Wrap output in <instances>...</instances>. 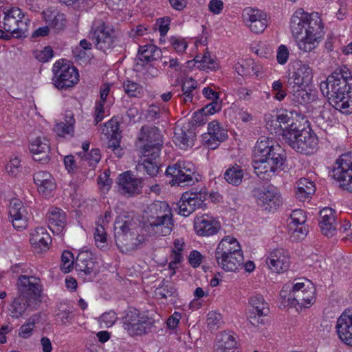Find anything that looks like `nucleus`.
I'll list each match as a JSON object with an SVG mask.
<instances>
[{"label": "nucleus", "mask_w": 352, "mask_h": 352, "mask_svg": "<svg viewBox=\"0 0 352 352\" xmlns=\"http://www.w3.org/2000/svg\"><path fill=\"white\" fill-rule=\"evenodd\" d=\"M254 172L263 180H270L285 168L287 156L284 148L269 138L258 139L254 147Z\"/></svg>", "instance_id": "1"}, {"label": "nucleus", "mask_w": 352, "mask_h": 352, "mask_svg": "<svg viewBox=\"0 0 352 352\" xmlns=\"http://www.w3.org/2000/svg\"><path fill=\"white\" fill-rule=\"evenodd\" d=\"M340 72L335 69L326 80L320 82V89L329 104L342 113H352V98L347 91L348 85Z\"/></svg>", "instance_id": "2"}, {"label": "nucleus", "mask_w": 352, "mask_h": 352, "mask_svg": "<svg viewBox=\"0 0 352 352\" xmlns=\"http://www.w3.org/2000/svg\"><path fill=\"white\" fill-rule=\"evenodd\" d=\"M115 241L122 252L130 253L140 248L144 241L143 235L138 233L136 224L132 220L116 218L114 223Z\"/></svg>", "instance_id": "3"}, {"label": "nucleus", "mask_w": 352, "mask_h": 352, "mask_svg": "<svg viewBox=\"0 0 352 352\" xmlns=\"http://www.w3.org/2000/svg\"><path fill=\"white\" fill-rule=\"evenodd\" d=\"M146 222L155 234L169 235L174 224L168 204L165 201H157L149 205L146 210Z\"/></svg>", "instance_id": "4"}, {"label": "nucleus", "mask_w": 352, "mask_h": 352, "mask_svg": "<svg viewBox=\"0 0 352 352\" xmlns=\"http://www.w3.org/2000/svg\"><path fill=\"white\" fill-rule=\"evenodd\" d=\"M31 279L35 280L34 277L27 276H20L18 279L17 285L20 295L14 298L10 308L13 318H18L21 316L29 307L30 300H37L39 296V285L32 282Z\"/></svg>", "instance_id": "5"}, {"label": "nucleus", "mask_w": 352, "mask_h": 352, "mask_svg": "<svg viewBox=\"0 0 352 352\" xmlns=\"http://www.w3.org/2000/svg\"><path fill=\"white\" fill-rule=\"evenodd\" d=\"M300 127L299 125L296 129L286 131L283 134V138L296 152L305 155L313 154L318 148V137L310 129Z\"/></svg>", "instance_id": "6"}, {"label": "nucleus", "mask_w": 352, "mask_h": 352, "mask_svg": "<svg viewBox=\"0 0 352 352\" xmlns=\"http://www.w3.org/2000/svg\"><path fill=\"white\" fill-rule=\"evenodd\" d=\"M122 322L123 328L132 336L149 333L155 324L153 318L133 307L123 311Z\"/></svg>", "instance_id": "7"}, {"label": "nucleus", "mask_w": 352, "mask_h": 352, "mask_svg": "<svg viewBox=\"0 0 352 352\" xmlns=\"http://www.w3.org/2000/svg\"><path fill=\"white\" fill-rule=\"evenodd\" d=\"M307 25H303L304 35L298 41L297 45L301 51L309 52L316 47V43L323 36V25L318 13L309 14Z\"/></svg>", "instance_id": "8"}, {"label": "nucleus", "mask_w": 352, "mask_h": 352, "mask_svg": "<svg viewBox=\"0 0 352 352\" xmlns=\"http://www.w3.org/2000/svg\"><path fill=\"white\" fill-rule=\"evenodd\" d=\"M162 135L156 126L144 125L138 135V141L143 144L140 147L142 155H152L158 157L163 146Z\"/></svg>", "instance_id": "9"}, {"label": "nucleus", "mask_w": 352, "mask_h": 352, "mask_svg": "<svg viewBox=\"0 0 352 352\" xmlns=\"http://www.w3.org/2000/svg\"><path fill=\"white\" fill-rule=\"evenodd\" d=\"M89 37L96 48L104 52L113 49L118 43L114 29L104 21L94 23Z\"/></svg>", "instance_id": "10"}, {"label": "nucleus", "mask_w": 352, "mask_h": 352, "mask_svg": "<svg viewBox=\"0 0 352 352\" xmlns=\"http://www.w3.org/2000/svg\"><path fill=\"white\" fill-rule=\"evenodd\" d=\"M331 175L339 182L340 188L352 192V153L342 154L336 161Z\"/></svg>", "instance_id": "11"}, {"label": "nucleus", "mask_w": 352, "mask_h": 352, "mask_svg": "<svg viewBox=\"0 0 352 352\" xmlns=\"http://www.w3.org/2000/svg\"><path fill=\"white\" fill-rule=\"evenodd\" d=\"M315 288L308 280L298 279L294 285L293 293L288 298V305L290 307H306L313 304Z\"/></svg>", "instance_id": "12"}, {"label": "nucleus", "mask_w": 352, "mask_h": 352, "mask_svg": "<svg viewBox=\"0 0 352 352\" xmlns=\"http://www.w3.org/2000/svg\"><path fill=\"white\" fill-rule=\"evenodd\" d=\"M208 192L206 189H201L185 192L182 194L179 201L178 213L184 217L189 216L197 208H203L208 197Z\"/></svg>", "instance_id": "13"}, {"label": "nucleus", "mask_w": 352, "mask_h": 352, "mask_svg": "<svg viewBox=\"0 0 352 352\" xmlns=\"http://www.w3.org/2000/svg\"><path fill=\"white\" fill-rule=\"evenodd\" d=\"M54 86L58 89L72 87L78 81V72L76 67L56 62L53 67Z\"/></svg>", "instance_id": "14"}, {"label": "nucleus", "mask_w": 352, "mask_h": 352, "mask_svg": "<svg viewBox=\"0 0 352 352\" xmlns=\"http://www.w3.org/2000/svg\"><path fill=\"white\" fill-rule=\"evenodd\" d=\"M118 185L121 195L129 197H135L142 192L144 179L137 177L130 171H126L119 175Z\"/></svg>", "instance_id": "15"}, {"label": "nucleus", "mask_w": 352, "mask_h": 352, "mask_svg": "<svg viewBox=\"0 0 352 352\" xmlns=\"http://www.w3.org/2000/svg\"><path fill=\"white\" fill-rule=\"evenodd\" d=\"M249 303L251 307L248 316L250 322L254 326L263 324L264 322L263 317L267 316L270 311L268 305L263 296L256 294L251 297Z\"/></svg>", "instance_id": "16"}, {"label": "nucleus", "mask_w": 352, "mask_h": 352, "mask_svg": "<svg viewBox=\"0 0 352 352\" xmlns=\"http://www.w3.org/2000/svg\"><path fill=\"white\" fill-rule=\"evenodd\" d=\"M243 16L252 32L262 33L267 27V14L260 10L248 8L244 10Z\"/></svg>", "instance_id": "17"}, {"label": "nucleus", "mask_w": 352, "mask_h": 352, "mask_svg": "<svg viewBox=\"0 0 352 352\" xmlns=\"http://www.w3.org/2000/svg\"><path fill=\"white\" fill-rule=\"evenodd\" d=\"M220 228L219 221L207 214L195 219L194 229L199 236H210L214 235L219 232Z\"/></svg>", "instance_id": "18"}, {"label": "nucleus", "mask_w": 352, "mask_h": 352, "mask_svg": "<svg viewBox=\"0 0 352 352\" xmlns=\"http://www.w3.org/2000/svg\"><path fill=\"white\" fill-rule=\"evenodd\" d=\"M258 205L269 212L275 210L282 203L280 193L274 187H268L261 190L257 195Z\"/></svg>", "instance_id": "19"}, {"label": "nucleus", "mask_w": 352, "mask_h": 352, "mask_svg": "<svg viewBox=\"0 0 352 352\" xmlns=\"http://www.w3.org/2000/svg\"><path fill=\"white\" fill-rule=\"evenodd\" d=\"M228 138V131L224 129L219 121L214 120L208 125V133L205 134L204 139L208 146L212 149L218 147L219 142L226 141Z\"/></svg>", "instance_id": "20"}, {"label": "nucleus", "mask_w": 352, "mask_h": 352, "mask_svg": "<svg viewBox=\"0 0 352 352\" xmlns=\"http://www.w3.org/2000/svg\"><path fill=\"white\" fill-rule=\"evenodd\" d=\"M43 19L56 34L63 32L67 26L65 14L54 8H49L42 12Z\"/></svg>", "instance_id": "21"}, {"label": "nucleus", "mask_w": 352, "mask_h": 352, "mask_svg": "<svg viewBox=\"0 0 352 352\" xmlns=\"http://www.w3.org/2000/svg\"><path fill=\"white\" fill-rule=\"evenodd\" d=\"M34 160L41 164H47L50 161V143L45 137H38L32 140L29 145Z\"/></svg>", "instance_id": "22"}, {"label": "nucleus", "mask_w": 352, "mask_h": 352, "mask_svg": "<svg viewBox=\"0 0 352 352\" xmlns=\"http://www.w3.org/2000/svg\"><path fill=\"white\" fill-rule=\"evenodd\" d=\"M344 311L338 318L336 326L339 338L345 344L352 346V315Z\"/></svg>", "instance_id": "23"}, {"label": "nucleus", "mask_w": 352, "mask_h": 352, "mask_svg": "<svg viewBox=\"0 0 352 352\" xmlns=\"http://www.w3.org/2000/svg\"><path fill=\"white\" fill-rule=\"evenodd\" d=\"M266 263L273 272L279 274L287 270L290 265V260L286 250L276 249L266 259Z\"/></svg>", "instance_id": "24"}, {"label": "nucleus", "mask_w": 352, "mask_h": 352, "mask_svg": "<svg viewBox=\"0 0 352 352\" xmlns=\"http://www.w3.org/2000/svg\"><path fill=\"white\" fill-rule=\"evenodd\" d=\"M319 226L322 233L327 237H332L336 232V212L331 208H324L320 211Z\"/></svg>", "instance_id": "25"}, {"label": "nucleus", "mask_w": 352, "mask_h": 352, "mask_svg": "<svg viewBox=\"0 0 352 352\" xmlns=\"http://www.w3.org/2000/svg\"><path fill=\"white\" fill-rule=\"evenodd\" d=\"M33 179L38 192L43 196H50L56 188L55 180L49 172L38 171L34 174Z\"/></svg>", "instance_id": "26"}, {"label": "nucleus", "mask_w": 352, "mask_h": 352, "mask_svg": "<svg viewBox=\"0 0 352 352\" xmlns=\"http://www.w3.org/2000/svg\"><path fill=\"white\" fill-rule=\"evenodd\" d=\"M313 79L312 69L307 64L300 63L292 77L289 80V84H294L298 87L308 86Z\"/></svg>", "instance_id": "27"}, {"label": "nucleus", "mask_w": 352, "mask_h": 352, "mask_svg": "<svg viewBox=\"0 0 352 352\" xmlns=\"http://www.w3.org/2000/svg\"><path fill=\"white\" fill-rule=\"evenodd\" d=\"M30 241L35 251L41 252L49 249L52 239L45 228L38 227L31 233Z\"/></svg>", "instance_id": "28"}, {"label": "nucleus", "mask_w": 352, "mask_h": 352, "mask_svg": "<svg viewBox=\"0 0 352 352\" xmlns=\"http://www.w3.org/2000/svg\"><path fill=\"white\" fill-rule=\"evenodd\" d=\"M214 352H239L236 338L227 332H221L216 337Z\"/></svg>", "instance_id": "29"}, {"label": "nucleus", "mask_w": 352, "mask_h": 352, "mask_svg": "<svg viewBox=\"0 0 352 352\" xmlns=\"http://www.w3.org/2000/svg\"><path fill=\"white\" fill-rule=\"evenodd\" d=\"M162 56L161 50L154 45H146L140 46L135 58L136 65L144 66L153 60H157Z\"/></svg>", "instance_id": "30"}, {"label": "nucleus", "mask_w": 352, "mask_h": 352, "mask_svg": "<svg viewBox=\"0 0 352 352\" xmlns=\"http://www.w3.org/2000/svg\"><path fill=\"white\" fill-rule=\"evenodd\" d=\"M309 14L305 12L302 8H298L292 16L290 28L293 36L298 41L304 35L303 25H307Z\"/></svg>", "instance_id": "31"}, {"label": "nucleus", "mask_w": 352, "mask_h": 352, "mask_svg": "<svg viewBox=\"0 0 352 352\" xmlns=\"http://www.w3.org/2000/svg\"><path fill=\"white\" fill-rule=\"evenodd\" d=\"M75 268L85 275L91 276L96 274L95 262L91 254L88 251H82L78 253L75 260Z\"/></svg>", "instance_id": "32"}, {"label": "nucleus", "mask_w": 352, "mask_h": 352, "mask_svg": "<svg viewBox=\"0 0 352 352\" xmlns=\"http://www.w3.org/2000/svg\"><path fill=\"white\" fill-rule=\"evenodd\" d=\"M235 252H242L240 244L236 239L227 236L219 243L215 250V258Z\"/></svg>", "instance_id": "33"}, {"label": "nucleus", "mask_w": 352, "mask_h": 352, "mask_svg": "<svg viewBox=\"0 0 352 352\" xmlns=\"http://www.w3.org/2000/svg\"><path fill=\"white\" fill-rule=\"evenodd\" d=\"M219 267L228 272H235L243 266V255L242 252H235L225 257L215 258Z\"/></svg>", "instance_id": "34"}, {"label": "nucleus", "mask_w": 352, "mask_h": 352, "mask_svg": "<svg viewBox=\"0 0 352 352\" xmlns=\"http://www.w3.org/2000/svg\"><path fill=\"white\" fill-rule=\"evenodd\" d=\"M48 227L54 232L56 234L60 233L66 223V216L64 211L60 208H52L48 212Z\"/></svg>", "instance_id": "35"}, {"label": "nucleus", "mask_w": 352, "mask_h": 352, "mask_svg": "<svg viewBox=\"0 0 352 352\" xmlns=\"http://www.w3.org/2000/svg\"><path fill=\"white\" fill-rule=\"evenodd\" d=\"M75 122L73 113L69 111H66L64 121L56 123L54 130L59 137L65 138L66 135L73 137Z\"/></svg>", "instance_id": "36"}, {"label": "nucleus", "mask_w": 352, "mask_h": 352, "mask_svg": "<svg viewBox=\"0 0 352 352\" xmlns=\"http://www.w3.org/2000/svg\"><path fill=\"white\" fill-rule=\"evenodd\" d=\"M181 171L179 179V186H186L195 184L199 181V175L195 174V167L190 163L179 162Z\"/></svg>", "instance_id": "37"}, {"label": "nucleus", "mask_w": 352, "mask_h": 352, "mask_svg": "<svg viewBox=\"0 0 352 352\" xmlns=\"http://www.w3.org/2000/svg\"><path fill=\"white\" fill-rule=\"evenodd\" d=\"M19 21L9 15L4 16L3 28L7 32L11 33L13 36L19 38L26 36L27 28L23 27Z\"/></svg>", "instance_id": "38"}, {"label": "nucleus", "mask_w": 352, "mask_h": 352, "mask_svg": "<svg viewBox=\"0 0 352 352\" xmlns=\"http://www.w3.org/2000/svg\"><path fill=\"white\" fill-rule=\"evenodd\" d=\"M195 134L191 130L179 129L175 132L173 141L182 149H187L194 145Z\"/></svg>", "instance_id": "39"}, {"label": "nucleus", "mask_w": 352, "mask_h": 352, "mask_svg": "<svg viewBox=\"0 0 352 352\" xmlns=\"http://www.w3.org/2000/svg\"><path fill=\"white\" fill-rule=\"evenodd\" d=\"M144 159L142 162L137 165L138 170H145L148 175L151 177L156 176L159 171V162L157 161L158 157H153L152 155H143Z\"/></svg>", "instance_id": "40"}, {"label": "nucleus", "mask_w": 352, "mask_h": 352, "mask_svg": "<svg viewBox=\"0 0 352 352\" xmlns=\"http://www.w3.org/2000/svg\"><path fill=\"white\" fill-rule=\"evenodd\" d=\"M243 177L244 170L236 164L230 166L224 173L226 181L233 186L241 184Z\"/></svg>", "instance_id": "41"}, {"label": "nucleus", "mask_w": 352, "mask_h": 352, "mask_svg": "<svg viewBox=\"0 0 352 352\" xmlns=\"http://www.w3.org/2000/svg\"><path fill=\"white\" fill-rule=\"evenodd\" d=\"M292 113V111H284L276 116V122H278V126L283 131L282 135L285 133L286 131H290L292 129H296L300 125L294 121L290 116Z\"/></svg>", "instance_id": "42"}, {"label": "nucleus", "mask_w": 352, "mask_h": 352, "mask_svg": "<svg viewBox=\"0 0 352 352\" xmlns=\"http://www.w3.org/2000/svg\"><path fill=\"white\" fill-rule=\"evenodd\" d=\"M155 294L160 298L167 299L168 298H175L177 296V292L172 283L164 279L160 285L156 289Z\"/></svg>", "instance_id": "43"}, {"label": "nucleus", "mask_w": 352, "mask_h": 352, "mask_svg": "<svg viewBox=\"0 0 352 352\" xmlns=\"http://www.w3.org/2000/svg\"><path fill=\"white\" fill-rule=\"evenodd\" d=\"M94 239L98 248L102 250H106L108 245L107 243V233L105 226L102 224H97L94 233Z\"/></svg>", "instance_id": "44"}, {"label": "nucleus", "mask_w": 352, "mask_h": 352, "mask_svg": "<svg viewBox=\"0 0 352 352\" xmlns=\"http://www.w3.org/2000/svg\"><path fill=\"white\" fill-rule=\"evenodd\" d=\"M123 88L129 97H140L143 93V87L138 82L126 80L123 82Z\"/></svg>", "instance_id": "45"}, {"label": "nucleus", "mask_w": 352, "mask_h": 352, "mask_svg": "<svg viewBox=\"0 0 352 352\" xmlns=\"http://www.w3.org/2000/svg\"><path fill=\"white\" fill-rule=\"evenodd\" d=\"M223 324L222 316L216 311H210L207 316V324L211 331L217 330Z\"/></svg>", "instance_id": "46"}, {"label": "nucleus", "mask_w": 352, "mask_h": 352, "mask_svg": "<svg viewBox=\"0 0 352 352\" xmlns=\"http://www.w3.org/2000/svg\"><path fill=\"white\" fill-rule=\"evenodd\" d=\"M79 155L82 160L87 162L91 166H96L101 158L100 151L98 148H93L90 153H83L82 155L80 152Z\"/></svg>", "instance_id": "47"}, {"label": "nucleus", "mask_w": 352, "mask_h": 352, "mask_svg": "<svg viewBox=\"0 0 352 352\" xmlns=\"http://www.w3.org/2000/svg\"><path fill=\"white\" fill-rule=\"evenodd\" d=\"M61 270L65 273H68L71 271L72 266L75 264V260L73 254L68 250H65L61 256Z\"/></svg>", "instance_id": "48"}, {"label": "nucleus", "mask_w": 352, "mask_h": 352, "mask_svg": "<svg viewBox=\"0 0 352 352\" xmlns=\"http://www.w3.org/2000/svg\"><path fill=\"white\" fill-rule=\"evenodd\" d=\"M117 319L116 313L113 311H109L102 314L98 321L102 327L109 328L115 324Z\"/></svg>", "instance_id": "49"}, {"label": "nucleus", "mask_w": 352, "mask_h": 352, "mask_svg": "<svg viewBox=\"0 0 352 352\" xmlns=\"http://www.w3.org/2000/svg\"><path fill=\"white\" fill-rule=\"evenodd\" d=\"M272 92L274 99L281 101L283 100L287 94L283 87V84L280 80L274 81L272 85Z\"/></svg>", "instance_id": "50"}, {"label": "nucleus", "mask_w": 352, "mask_h": 352, "mask_svg": "<svg viewBox=\"0 0 352 352\" xmlns=\"http://www.w3.org/2000/svg\"><path fill=\"white\" fill-rule=\"evenodd\" d=\"M179 163H177L173 166H168L166 170V175H170L173 178L170 182L171 185H178L179 186V179L180 177V172L182 171L180 169Z\"/></svg>", "instance_id": "51"}, {"label": "nucleus", "mask_w": 352, "mask_h": 352, "mask_svg": "<svg viewBox=\"0 0 352 352\" xmlns=\"http://www.w3.org/2000/svg\"><path fill=\"white\" fill-rule=\"evenodd\" d=\"M26 209L23 207V203L18 199L11 200L9 208L10 216L19 215V213H26Z\"/></svg>", "instance_id": "52"}, {"label": "nucleus", "mask_w": 352, "mask_h": 352, "mask_svg": "<svg viewBox=\"0 0 352 352\" xmlns=\"http://www.w3.org/2000/svg\"><path fill=\"white\" fill-rule=\"evenodd\" d=\"M290 218L292 222L289 226L292 225L294 227H297L305 223L306 217L304 212L302 210H295L292 211Z\"/></svg>", "instance_id": "53"}, {"label": "nucleus", "mask_w": 352, "mask_h": 352, "mask_svg": "<svg viewBox=\"0 0 352 352\" xmlns=\"http://www.w3.org/2000/svg\"><path fill=\"white\" fill-rule=\"evenodd\" d=\"M13 226L17 229H23L27 226L28 213H19V215L10 216Z\"/></svg>", "instance_id": "54"}, {"label": "nucleus", "mask_w": 352, "mask_h": 352, "mask_svg": "<svg viewBox=\"0 0 352 352\" xmlns=\"http://www.w3.org/2000/svg\"><path fill=\"white\" fill-rule=\"evenodd\" d=\"M295 281H297V280H295L292 283H288L287 284H285L280 292V296L283 300L284 306H289L288 305V298L290 296H292V293H293L294 290V285Z\"/></svg>", "instance_id": "55"}, {"label": "nucleus", "mask_w": 352, "mask_h": 352, "mask_svg": "<svg viewBox=\"0 0 352 352\" xmlns=\"http://www.w3.org/2000/svg\"><path fill=\"white\" fill-rule=\"evenodd\" d=\"M298 187L307 195H313L316 191L314 182L307 178H301L298 182Z\"/></svg>", "instance_id": "56"}, {"label": "nucleus", "mask_w": 352, "mask_h": 352, "mask_svg": "<svg viewBox=\"0 0 352 352\" xmlns=\"http://www.w3.org/2000/svg\"><path fill=\"white\" fill-rule=\"evenodd\" d=\"M289 226V232H291V238L294 241H298L304 239L307 234V230L304 226L294 227L291 225Z\"/></svg>", "instance_id": "57"}, {"label": "nucleus", "mask_w": 352, "mask_h": 352, "mask_svg": "<svg viewBox=\"0 0 352 352\" xmlns=\"http://www.w3.org/2000/svg\"><path fill=\"white\" fill-rule=\"evenodd\" d=\"M294 93V96L299 103H307L311 99V94L304 89V87H300Z\"/></svg>", "instance_id": "58"}, {"label": "nucleus", "mask_w": 352, "mask_h": 352, "mask_svg": "<svg viewBox=\"0 0 352 352\" xmlns=\"http://www.w3.org/2000/svg\"><path fill=\"white\" fill-rule=\"evenodd\" d=\"M202 65H199V67L202 68L203 69H215L217 66L216 61L214 59L211 58L210 53L209 52H206L204 55H202L201 58Z\"/></svg>", "instance_id": "59"}, {"label": "nucleus", "mask_w": 352, "mask_h": 352, "mask_svg": "<svg viewBox=\"0 0 352 352\" xmlns=\"http://www.w3.org/2000/svg\"><path fill=\"white\" fill-rule=\"evenodd\" d=\"M54 56V51L50 46L44 47L43 50L36 52V58L39 61L45 63L47 62Z\"/></svg>", "instance_id": "60"}, {"label": "nucleus", "mask_w": 352, "mask_h": 352, "mask_svg": "<svg viewBox=\"0 0 352 352\" xmlns=\"http://www.w3.org/2000/svg\"><path fill=\"white\" fill-rule=\"evenodd\" d=\"M35 325L34 320H32L31 322H27L24 324H23L19 330V337L27 339L30 338L32 334Z\"/></svg>", "instance_id": "61"}, {"label": "nucleus", "mask_w": 352, "mask_h": 352, "mask_svg": "<svg viewBox=\"0 0 352 352\" xmlns=\"http://www.w3.org/2000/svg\"><path fill=\"white\" fill-rule=\"evenodd\" d=\"M337 72H340L341 75H343L342 78L348 82L346 85L347 91L350 94V90L352 89V74L346 66H342L336 69Z\"/></svg>", "instance_id": "62"}, {"label": "nucleus", "mask_w": 352, "mask_h": 352, "mask_svg": "<svg viewBox=\"0 0 352 352\" xmlns=\"http://www.w3.org/2000/svg\"><path fill=\"white\" fill-rule=\"evenodd\" d=\"M170 19L168 16L160 18L157 20L156 25H158V30L160 36H164L169 30Z\"/></svg>", "instance_id": "63"}, {"label": "nucleus", "mask_w": 352, "mask_h": 352, "mask_svg": "<svg viewBox=\"0 0 352 352\" xmlns=\"http://www.w3.org/2000/svg\"><path fill=\"white\" fill-rule=\"evenodd\" d=\"M20 160L15 157L10 160V162L6 166L7 171L9 174L13 176H16L20 172Z\"/></svg>", "instance_id": "64"}]
</instances>
